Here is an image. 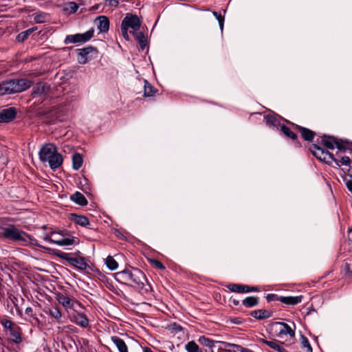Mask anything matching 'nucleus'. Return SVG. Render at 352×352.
I'll return each instance as SVG.
<instances>
[{"label": "nucleus", "mask_w": 352, "mask_h": 352, "mask_svg": "<svg viewBox=\"0 0 352 352\" xmlns=\"http://www.w3.org/2000/svg\"><path fill=\"white\" fill-rule=\"evenodd\" d=\"M143 352H153V351L148 347H144L143 349Z\"/></svg>", "instance_id": "nucleus-56"}, {"label": "nucleus", "mask_w": 352, "mask_h": 352, "mask_svg": "<svg viewBox=\"0 0 352 352\" xmlns=\"http://www.w3.org/2000/svg\"><path fill=\"white\" fill-rule=\"evenodd\" d=\"M197 352H204V351L199 349H198V350L197 351Z\"/></svg>", "instance_id": "nucleus-60"}, {"label": "nucleus", "mask_w": 352, "mask_h": 352, "mask_svg": "<svg viewBox=\"0 0 352 352\" xmlns=\"http://www.w3.org/2000/svg\"><path fill=\"white\" fill-rule=\"evenodd\" d=\"M94 32V29H91L83 34L67 35L64 40V43L65 44L85 43L93 37Z\"/></svg>", "instance_id": "nucleus-8"}, {"label": "nucleus", "mask_w": 352, "mask_h": 352, "mask_svg": "<svg viewBox=\"0 0 352 352\" xmlns=\"http://www.w3.org/2000/svg\"><path fill=\"white\" fill-rule=\"evenodd\" d=\"M259 340L263 342V343L266 344L271 349H273L277 351L286 352V349L276 340L268 341V340H264L263 338H259Z\"/></svg>", "instance_id": "nucleus-23"}, {"label": "nucleus", "mask_w": 352, "mask_h": 352, "mask_svg": "<svg viewBox=\"0 0 352 352\" xmlns=\"http://www.w3.org/2000/svg\"><path fill=\"white\" fill-rule=\"evenodd\" d=\"M95 23L100 32H107L109 29V21L106 16H98Z\"/></svg>", "instance_id": "nucleus-17"}, {"label": "nucleus", "mask_w": 352, "mask_h": 352, "mask_svg": "<svg viewBox=\"0 0 352 352\" xmlns=\"http://www.w3.org/2000/svg\"><path fill=\"white\" fill-rule=\"evenodd\" d=\"M274 296H275V295H274V294H269V295H267V300H272V299H273V298H274Z\"/></svg>", "instance_id": "nucleus-55"}, {"label": "nucleus", "mask_w": 352, "mask_h": 352, "mask_svg": "<svg viewBox=\"0 0 352 352\" xmlns=\"http://www.w3.org/2000/svg\"><path fill=\"white\" fill-rule=\"evenodd\" d=\"M10 340L16 344L21 343L22 342V337L20 331H10Z\"/></svg>", "instance_id": "nucleus-34"}, {"label": "nucleus", "mask_w": 352, "mask_h": 352, "mask_svg": "<svg viewBox=\"0 0 352 352\" xmlns=\"http://www.w3.org/2000/svg\"><path fill=\"white\" fill-rule=\"evenodd\" d=\"M133 34L134 35L135 38L139 42L141 49L142 50H144V48L146 45V39L144 34L142 32H140V31H138Z\"/></svg>", "instance_id": "nucleus-26"}, {"label": "nucleus", "mask_w": 352, "mask_h": 352, "mask_svg": "<svg viewBox=\"0 0 352 352\" xmlns=\"http://www.w3.org/2000/svg\"><path fill=\"white\" fill-rule=\"evenodd\" d=\"M121 30H122V34L123 37L126 40H129V34H128V29H121Z\"/></svg>", "instance_id": "nucleus-51"}, {"label": "nucleus", "mask_w": 352, "mask_h": 352, "mask_svg": "<svg viewBox=\"0 0 352 352\" xmlns=\"http://www.w3.org/2000/svg\"><path fill=\"white\" fill-rule=\"evenodd\" d=\"M185 349L187 352H197L199 347L194 341H190L186 344Z\"/></svg>", "instance_id": "nucleus-36"}, {"label": "nucleus", "mask_w": 352, "mask_h": 352, "mask_svg": "<svg viewBox=\"0 0 352 352\" xmlns=\"http://www.w3.org/2000/svg\"><path fill=\"white\" fill-rule=\"evenodd\" d=\"M33 16L34 20L37 23H45L48 19V15L45 13H35Z\"/></svg>", "instance_id": "nucleus-32"}, {"label": "nucleus", "mask_w": 352, "mask_h": 352, "mask_svg": "<svg viewBox=\"0 0 352 352\" xmlns=\"http://www.w3.org/2000/svg\"><path fill=\"white\" fill-rule=\"evenodd\" d=\"M281 131L288 138L292 139H295L296 138V135L291 131V129L286 126L285 125H282L280 127Z\"/></svg>", "instance_id": "nucleus-37"}, {"label": "nucleus", "mask_w": 352, "mask_h": 352, "mask_svg": "<svg viewBox=\"0 0 352 352\" xmlns=\"http://www.w3.org/2000/svg\"><path fill=\"white\" fill-rule=\"evenodd\" d=\"M56 299L60 304H61L66 309H72L75 311L77 307H80L81 305L74 298H69L65 294L59 293L56 295Z\"/></svg>", "instance_id": "nucleus-10"}, {"label": "nucleus", "mask_w": 352, "mask_h": 352, "mask_svg": "<svg viewBox=\"0 0 352 352\" xmlns=\"http://www.w3.org/2000/svg\"><path fill=\"white\" fill-rule=\"evenodd\" d=\"M28 244H31L32 245L38 246V247H40V248H43V246L40 245L38 243V241H37L36 239L32 238L30 235H29L28 240L26 241V245H28Z\"/></svg>", "instance_id": "nucleus-44"}, {"label": "nucleus", "mask_w": 352, "mask_h": 352, "mask_svg": "<svg viewBox=\"0 0 352 352\" xmlns=\"http://www.w3.org/2000/svg\"><path fill=\"white\" fill-rule=\"evenodd\" d=\"M51 234H52V235H54V234H59L60 235H63V232H52Z\"/></svg>", "instance_id": "nucleus-57"}, {"label": "nucleus", "mask_w": 352, "mask_h": 352, "mask_svg": "<svg viewBox=\"0 0 352 352\" xmlns=\"http://www.w3.org/2000/svg\"><path fill=\"white\" fill-rule=\"evenodd\" d=\"M251 316L256 319H264L271 316L270 311L266 309H258L251 312Z\"/></svg>", "instance_id": "nucleus-24"}, {"label": "nucleus", "mask_w": 352, "mask_h": 352, "mask_svg": "<svg viewBox=\"0 0 352 352\" xmlns=\"http://www.w3.org/2000/svg\"><path fill=\"white\" fill-rule=\"evenodd\" d=\"M2 235L5 238L18 242L23 245H26V241L29 238L28 234L14 226L4 228Z\"/></svg>", "instance_id": "nucleus-5"}, {"label": "nucleus", "mask_w": 352, "mask_h": 352, "mask_svg": "<svg viewBox=\"0 0 352 352\" xmlns=\"http://www.w3.org/2000/svg\"><path fill=\"white\" fill-rule=\"evenodd\" d=\"M233 302H234V305H236L239 304V302H238V301H235V300H234V301H233Z\"/></svg>", "instance_id": "nucleus-59"}, {"label": "nucleus", "mask_w": 352, "mask_h": 352, "mask_svg": "<svg viewBox=\"0 0 352 352\" xmlns=\"http://www.w3.org/2000/svg\"><path fill=\"white\" fill-rule=\"evenodd\" d=\"M2 235L5 238L18 242L23 245H26V241L29 238L28 234L14 226L4 228Z\"/></svg>", "instance_id": "nucleus-4"}, {"label": "nucleus", "mask_w": 352, "mask_h": 352, "mask_svg": "<svg viewBox=\"0 0 352 352\" xmlns=\"http://www.w3.org/2000/svg\"><path fill=\"white\" fill-rule=\"evenodd\" d=\"M43 239L45 241H47L50 243H54V244H56V241L57 239H51L48 235H46L43 237Z\"/></svg>", "instance_id": "nucleus-50"}, {"label": "nucleus", "mask_w": 352, "mask_h": 352, "mask_svg": "<svg viewBox=\"0 0 352 352\" xmlns=\"http://www.w3.org/2000/svg\"><path fill=\"white\" fill-rule=\"evenodd\" d=\"M31 311H32V308H30V307L27 308L26 310H25V312L27 314H29Z\"/></svg>", "instance_id": "nucleus-58"}, {"label": "nucleus", "mask_w": 352, "mask_h": 352, "mask_svg": "<svg viewBox=\"0 0 352 352\" xmlns=\"http://www.w3.org/2000/svg\"><path fill=\"white\" fill-rule=\"evenodd\" d=\"M106 2H107L108 5L111 7H117L119 4L118 0H106Z\"/></svg>", "instance_id": "nucleus-48"}, {"label": "nucleus", "mask_w": 352, "mask_h": 352, "mask_svg": "<svg viewBox=\"0 0 352 352\" xmlns=\"http://www.w3.org/2000/svg\"><path fill=\"white\" fill-rule=\"evenodd\" d=\"M265 119L266 120V122L268 124H270L272 126L276 125L277 119L274 116L267 115V116H265Z\"/></svg>", "instance_id": "nucleus-42"}, {"label": "nucleus", "mask_w": 352, "mask_h": 352, "mask_svg": "<svg viewBox=\"0 0 352 352\" xmlns=\"http://www.w3.org/2000/svg\"><path fill=\"white\" fill-rule=\"evenodd\" d=\"M59 256L66 260L70 265L80 270H85L88 267V264L86 263L85 259L83 257H71L66 253H62L61 254H59Z\"/></svg>", "instance_id": "nucleus-9"}, {"label": "nucleus", "mask_w": 352, "mask_h": 352, "mask_svg": "<svg viewBox=\"0 0 352 352\" xmlns=\"http://www.w3.org/2000/svg\"><path fill=\"white\" fill-rule=\"evenodd\" d=\"M144 96L145 97H149L154 95V94L156 92V89L153 87V86L151 85L146 80L144 82Z\"/></svg>", "instance_id": "nucleus-30"}, {"label": "nucleus", "mask_w": 352, "mask_h": 352, "mask_svg": "<svg viewBox=\"0 0 352 352\" xmlns=\"http://www.w3.org/2000/svg\"><path fill=\"white\" fill-rule=\"evenodd\" d=\"M111 340L116 346L119 352H128V347L122 339L118 336H111Z\"/></svg>", "instance_id": "nucleus-19"}, {"label": "nucleus", "mask_w": 352, "mask_h": 352, "mask_svg": "<svg viewBox=\"0 0 352 352\" xmlns=\"http://www.w3.org/2000/svg\"><path fill=\"white\" fill-rule=\"evenodd\" d=\"M78 62L81 64H85L87 61V56L92 52H97V50L91 46L87 47L78 50Z\"/></svg>", "instance_id": "nucleus-16"}, {"label": "nucleus", "mask_w": 352, "mask_h": 352, "mask_svg": "<svg viewBox=\"0 0 352 352\" xmlns=\"http://www.w3.org/2000/svg\"><path fill=\"white\" fill-rule=\"evenodd\" d=\"M33 82L27 78H14L0 82V96L23 92L29 89Z\"/></svg>", "instance_id": "nucleus-1"}, {"label": "nucleus", "mask_w": 352, "mask_h": 352, "mask_svg": "<svg viewBox=\"0 0 352 352\" xmlns=\"http://www.w3.org/2000/svg\"><path fill=\"white\" fill-rule=\"evenodd\" d=\"M67 10H69L71 12L74 13L76 12L78 9V5L73 1L68 2L66 4V8Z\"/></svg>", "instance_id": "nucleus-38"}, {"label": "nucleus", "mask_w": 352, "mask_h": 352, "mask_svg": "<svg viewBox=\"0 0 352 352\" xmlns=\"http://www.w3.org/2000/svg\"><path fill=\"white\" fill-rule=\"evenodd\" d=\"M337 162H338V166L340 165V163L342 165L348 166V165H350L351 159L349 157L344 156V157H342L340 161L337 160Z\"/></svg>", "instance_id": "nucleus-45"}, {"label": "nucleus", "mask_w": 352, "mask_h": 352, "mask_svg": "<svg viewBox=\"0 0 352 352\" xmlns=\"http://www.w3.org/2000/svg\"><path fill=\"white\" fill-rule=\"evenodd\" d=\"M302 296H280L277 298L276 299L285 304L295 305L298 304L302 301Z\"/></svg>", "instance_id": "nucleus-18"}, {"label": "nucleus", "mask_w": 352, "mask_h": 352, "mask_svg": "<svg viewBox=\"0 0 352 352\" xmlns=\"http://www.w3.org/2000/svg\"><path fill=\"white\" fill-rule=\"evenodd\" d=\"M50 90V87L43 82H39L36 84L32 92V96L33 98L45 96Z\"/></svg>", "instance_id": "nucleus-15"}, {"label": "nucleus", "mask_w": 352, "mask_h": 352, "mask_svg": "<svg viewBox=\"0 0 352 352\" xmlns=\"http://www.w3.org/2000/svg\"><path fill=\"white\" fill-rule=\"evenodd\" d=\"M212 14L215 16V18L218 20L221 30H223L224 17L215 11H214L212 12Z\"/></svg>", "instance_id": "nucleus-41"}, {"label": "nucleus", "mask_w": 352, "mask_h": 352, "mask_svg": "<svg viewBox=\"0 0 352 352\" xmlns=\"http://www.w3.org/2000/svg\"><path fill=\"white\" fill-rule=\"evenodd\" d=\"M74 243V239L64 238L61 239H57L56 244L60 246L71 245Z\"/></svg>", "instance_id": "nucleus-35"}, {"label": "nucleus", "mask_w": 352, "mask_h": 352, "mask_svg": "<svg viewBox=\"0 0 352 352\" xmlns=\"http://www.w3.org/2000/svg\"><path fill=\"white\" fill-rule=\"evenodd\" d=\"M269 328L272 330H294L296 327L293 321L287 320L272 322L270 324Z\"/></svg>", "instance_id": "nucleus-11"}, {"label": "nucleus", "mask_w": 352, "mask_h": 352, "mask_svg": "<svg viewBox=\"0 0 352 352\" xmlns=\"http://www.w3.org/2000/svg\"><path fill=\"white\" fill-rule=\"evenodd\" d=\"M211 352H214L212 349L211 350Z\"/></svg>", "instance_id": "nucleus-61"}, {"label": "nucleus", "mask_w": 352, "mask_h": 352, "mask_svg": "<svg viewBox=\"0 0 352 352\" xmlns=\"http://www.w3.org/2000/svg\"><path fill=\"white\" fill-rule=\"evenodd\" d=\"M39 158L43 162H48L52 169L57 168L63 163V157L53 144H46L41 148Z\"/></svg>", "instance_id": "nucleus-2"}, {"label": "nucleus", "mask_w": 352, "mask_h": 352, "mask_svg": "<svg viewBox=\"0 0 352 352\" xmlns=\"http://www.w3.org/2000/svg\"><path fill=\"white\" fill-rule=\"evenodd\" d=\"M300 343L302 347L306 350V352H313L312 347L306 336L300 335Z\"/></svg>", "instance_id": "nucleus-31"}, {"label": "nucleus", "mask_w": 352, "mask_h": 352, "mask_svg": "<svg viewBox=\"0 0 352 352\" xmlns=\"http://www.w3.org/2000/svg\"><path fill=\"white\" fill-rule=\"evenodd\" d=\"M105 263L107 267L112 271L116 270L118 267V264L116 261L111 256H107Z\"/></svg>", "instance_id": "nucleus-33"}, {"label": "nucleus", "mask_w": 352, "mask_h": 352, "mask_svg": "<svg viewBox=\"0 0 352 352\" xmlns=\"http://www.w3.org/2000/svg\"><path fill=\"white\" fill-rule=\"evenodd\" d=\"M336 146L340 151H344L346 150V147L338 141L337 143L336 144Z\"/></svg>", "instance_id": "nucleus-52"}, {"label": "nucleus", "mask_w": 352, "mask_h": 352, "mask_svg": "<svg viewBox=\"0 0 352 352\" xmlns=\"http://www.w3.org/2000/svg\"><path fill=\"white\" fill-rule=\"evenodd\" d=\"M182 327L178 324H177L176 323H173L171 324H170L169 326V330H174V331H176V330H182Z\"/></svg>", "instance_id": "nucleus-47"}, {"label": "nucleus", "mask_w": 352, "mask_h": 352, "mask_svg": "<svg viewBox=\"0 0 352 352\" xmlns=\"http://www.w3.org/2000/svg\"><path fill=\"white\" fill-rule=\"evenodd\" d=\"M141 25V21L138 16L133 15L131 14H126L125 17L123 19L121 24V29H129L131 33L134 34L139 31Z\"/></svg>", "instance_id": "nucleus-6"}, {"label": "nucleus", "mask_w": 352, "mask_h": 352, "mask_svg": "<svg viewBox=\"0 0 352 352\" xmlns=\"http://www.w3.org/2000/svg\"><path fill=\"white\" fill-rule=\"evenodd\" d=\"M16 114V109L10 107L4 109L0 111V122H9L12 121Z\"/></svg>", "instance_id": "nucleus-13"}, {"label": "nucleus", "mask_w": 352, "mask_h": 352, "mask_svg": "<svg viewBox=\"0 0 352 352\" xmlns=\"http://www.w3.org/2000/svg\"><path fill=\"white\" fill-rule=\"evenodd\" d=\"M116 279L124 281H131L135 283L139 289L144 286V281L146 280L144 274L140 270L134 268L133 270H124L116 274Z\"/></svg>", "instance_id": "nucleus-3"}, {"label": "nucleus", "mask_w": 352, "mask_h": 352, "mask_svg": "<svg viewBox=\"0 0 352 352\" xmlns=\"http://www.w3.org/2000/svg\"><path fill=\"white\" fill-rule=\"evenodd\" d=\"M322 142L327 148L330 149H333L336 144L337 143V140H336L333 138L327 136H324L322 138Z\"/></svg>", "instance_id": "nucleus-28"}, {"label": "nucleus", "mask_w": 352, "mask_h": 352, "mask_svg": "<svg viewBox=\"0 0 352 352\" xmlns=\"http://www.w3.org/2000/svg\"><path fill=\"white\" fill-rule=\"evenodd\" d=\"M71 220L74 222L76 224H78L81 226H87L89 225V221L87 217L82 215H77L76 214H71Z\"/></svg>", "instance_id": "nucleus-20"}, {"label": "nucleus", "mask_w": 352, "mask_h": 352, "mask_svg": "<svg viewBox=\"0 0 352 352\" xmlns=\"http://www.w3.org/2000/svg\"><path fill=\"white\" fill-rule=\"evenodd\" d=\"M72 201L80 206H86L87 200L85 197L80 192H76L70 197Z\"/></svg>", "instance_id": "nucleus-21"}, {"label": "nucleus", "mask_w": 352, "mask_h": 352, "mask_svg": "<svg viewBox=\"0 0 352 352\" xmlns=\"http://www.w3.org/2000/svg\"><path fill=\"white\" fill-rule=\"evenodd\" d=\"M296 128L299 130L302 138L307 141H311L314 139L315 133L307 128L296 125Z\"/></svg>", "instance_id": "nucleus-22"}, {"label": "nucleus", "mask_w": 352, "mask_h": 352, "mask_svg": "<svg viewBox=\"0 0 352 352\" xmlns=\"http://www.w3.org/2000/svg\"><path fill=\"white\" fill-rule=\"evenodd\" d=\"M31 33H32V29H28L26 31L22 32L18 35V40L24 41Z\"/></svg>", "instance_id": "nucleus-39"}, {"label": "nucleus", "mask_w": 352, "mask_h": 352, "mask_svg": "<svg viewBox=\"0 0 352 352\" xmlns=\"http://www.w3.org/2000/svg\"><path fill=\"white\" fill-rule=\"evenodd\" d=\"M151 262L157 268L162 269V270L165 269V267L160 261H159L157 260H153Z\"/></svg>", "instance_id": "nucleus-46"}, {"label": "nucleus", "mask_w": 352, "mask_h": 352, "mask_svg": "<svg viewBox=\"0 0 352 352\" xmlns=\"http://www.w3.org/2000/svg\"><path fill=\"white\" fill-rule=\"evenodd\" d=\"M228 289L233 292L238 293H247L250 292L259 291L258 287H250L248 285H239V284H230L227 286Z\"/></svg>", "instance_id": "nucleus-12"}, {"label": "nucleus", "mask_w": 352, "mask_h": 352, "mask_svg": "<svg viewBox=\"0 0 352 352\" xmlns=\"http://www.w3.org/2000/svg\"><path fill=\"white\" fill-rule=\"evenodd\" d=\"M311 151L313 155L320 161L327 164H331L333 162H335L336 164L338 165L337 160L334 159L333 155L328 151H325L322 148L316 144H313L311 148Z\"/></svg>", "instance_id": "nucleus-7"}, {"label": "nucleus", "mask_w": 352, "mask_h": 352, "mask_svg": "<svg viewBox=\"0 0 352 352\" xmlns=\"http://www.w3.org/2000/svg\"><path fill=\"white\" fill-rule=\"evenodd\" d=\"M50 311V314L55 318H59L61 316L60 310L56 307L52 308Z\"/></svg>", "instance_id": "nucleus-43"}, {"label": "nucleus", "mask_w": 352, "mask_h": 352, "mask_svg": "<svg viewBox=\"0 0 352 352\" xmlns=\"http://www.w3.org/2000/svg\"><path fill=\"white\" fill-rule=\"evenodd\" d=\"M230 322L231 323H233V324H239L241 323V321L239 320V319L237 318H234V319H231L230 320Z\"/></svg>", "instance_id": "nucleus-54"}, {"label": "nucleus", "mask_w": 352, "mask_h": 352, "mask_svg": "<svg viewBox=\"0 0 352 352\" xmlns=\"http://www.w3.org/2000/svg\"><path fill=\"white\" fill-rule=\"evenodd\" d=\"M198 341L201 344H202L205 346H208L210 349H212L214 346L215 341H214L206 336H200Z\"/></svg>", "instance_id": "nucleus-29"}, {"label": "nucleus", "mask_w": 352, "mask_h": 352, "mask_svg": "<svg viewBox=\"0 0 352 352\" xmlns=\"http://www.w3.org/2000/svg\"><path fill=\"white\" fill-rule=\"evenodd\" d=\"M82 157L79 153H76L72 157V166L74 169L78 170L82 164Z\"/></svg>", "instance_id": "nucleus-25"}, {"label": "nucleus", "mask_w": 352, "mask_h": 352, "mask_svg": "<svg viewBox=\"0 0 352 352\" xmlns=\"http://www.w3.org/2000/svg\"><path fill=\"white\" fill-rule=\"evenodd\" d=\"M283 334H289L291 337H294L295 336V331H279L277 336L281 337Z\"/></svg>", "instance_id": "nucleus-49"}, {"label": "nucleus", "mask_w": 352, "mask_h": 352, "mask_svg": "<svg viewBox=\"0 0 352 352\" xmlns=\"http://www.w3.org/2000/svg\"><path fill=\"white\" fill-rule=\"evenodd\" d=\"M346 185L349 190L352 193V180L347 181Z\"/></svg>", "instance_id": "nucleus-53"}, {"label": "nucleus", "mask_w": 352, "mask_h": 352, "mask_svg": "<svg viewBox=\"0 0 352 352\" xmlns=\"http://www.w3.org/2000/svg\"><path fill=\"white\" fill-rule=\"evenodd\" d=\"M0 323L2 324L3 327L5 329H11L12 328V322L7 319V318H3L0 320Z\"/></svg>", "instance_id": "nucleus-40"}, {"label": "nucleus", "mask_w": 352, "mask_h": 352, "mask_svg": "<svg viewBox=\"0 0 352 352\" xmlns=\"http://www.w3.org/2000/svg\"><path fill=\"white\" fill-rule=\"evenodd\" d=\"M258 303V298L256 296H249L243 300V305L246 307L256 306Z\"/></svg>", "instance_id": "nucleus-27"}, {"label": "nucleus", "mask_w": 352, "mask_h": 352, "mask_svg": "<svg viewBox=\"0 0 352 352\" xmlns=\"http://www.w3.org/2000/svg\"><path fill=\"white\" fill-rule=\"evenodd\" d=\"M71 320L82 328L88 327L89 320L85 315L80 314L76 310L71 315Z\"/></svg>", "instance_id": "nucleus-14"}]
</instances>
